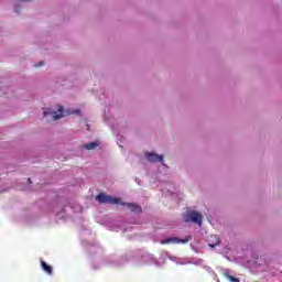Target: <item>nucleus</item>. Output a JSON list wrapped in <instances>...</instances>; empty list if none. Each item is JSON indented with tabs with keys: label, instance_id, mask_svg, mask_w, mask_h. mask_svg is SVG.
I'll return each instance as SVG.
<instances>
[{
	"label": "nucleus",
	"instance_id": "0eeeda50",
	"mask_svg": "<svg viewBox=\"0 0 282 282\" xmlns=\"http://www.w3.org/2000/svg\"><path fill=\"white\" fill-rule=\"evenodd\" d=\"M42 269L46 272V274H53L52 265L47 264L44 260H41Z\"/></svg>",
	"mask_w": 282,
	"mask_h": 282
},
{
	"label": "nucleus",
	"instance_id": "9d476101",
	"mask_svg": "<svg viewBox=\"0 0 282 282\" xmlns=\"http://www.w3.org/2000/svg\"><path fill=\"white\" fill-rule=\"evenodd\" d=\"M215 246H219V239L216 240V243H209V248H215Z\"/></svg>",
	"mask_w": 282,
	"mask_h": 282
},
{
	"label": "nucleus",
	"instance_id": "f03ea898",
	"mask_svg": "<svg viewBox=\"0 0 282 282\" xmlns=\"http://www.w3.org/2000/svg\"><path fill=\"white\" fill-rule=\"evenodd\" d=\"M97 202H99V204H120V198H116L112 196H108L105 194H99L96 196Z\"/></svg>",
	"mask_w": 282,
	"mask_h": 282
},
{
	"label": "nucleus",
	"instance_id": "39448f33",
	"mask_svg": "<svg viewBox=\"0 0 282 282\" xmlns=\"http://www.w3.org/2000/svg\"><path fill=\"white\" fill-rule=\"evenodd\" d=\"M121 206H127L131 213H142V206L135 204V203H124L120 200L119 203Z\"/></svg>",
	"mask_w": 282,
	"mask_h": 282
},
{
	"label": "nucleus",
	"instance_id": "1a4fd4ad",
	"mask_svg": "<svg viewBox=\"0 0 282 282\" xmlns=\"http://www.w3.org/2000/svg\"><path fill=\"white\" fill-rule=\"evenodd\" d=\"M224 276L228 279V281L230 282H241L238 278H235L234 275H231L230 273L228 272H225L224 273Z\"/></svg>",
	"mask_w": 282,
	"mask_h": 282
},
{
	"label": "nucleus",
	"instance_id": "ddd939ff",
	"mask_svg": "<svg viewBox=\"0 0 282 282\" xmlns=\"http://www.w3.org/2000/svg\"><path fill=\"white\" fill-rule=\"evenodd\" d=\"M28 182H29V184H32V178H29Z\"/></svg>",
	"mask_w": 282,
	"mask_h": 282
},
{
	"label": "nucleus",
	"instance_id": "6e6552de",
	"mask_svg": "<svg viewBox=\"0 0 282 282\" xmlns=\"http://www.w3.org/2000/svg\"><path fill=\"white\" fill-rule=\"evenodd\" d=\"M98 147V142H89L84 145V149H87V151H93V149H96Z\"/></svg>",
	"mask_w": 282,
	"mask_h": 282
},
{
	"label": "nucleus",
	"instance_id": "423d86ee",
	"mask_svg": "<svg viewBox=\"0 0 282 282\" xmlns=\"http://www.w3.org/2000/svg\"><path fill=\"white\" fill-rule=\"evenodd\" d=\"M148 162H162L164 164V156L160 154H155L153 152L145 153Z\"/></svg>",
	"mask_w": 282,
	"mask_h": 282
},
{
	"label": "nucleus",
	"instance_id": "f257e3e1",
	"mask_svg": "<svg viewBox=\"0 0 282 282\" xmlns=\"http://www.w3.org/2000/svg\"><path fill=\"white\" fill-rule=\"evenodd\" d=\"M183 219L186 224H197L198 226H202L204 221V217L202 214L195 209H188L184 215Z\"/></svg>",
	"mask_w": 282,
	"mask_h": 282
},
{
	"label": "nucleus",
	"instance_id": "4468645a",
	"mask_svg": "<svg viewBox=\"0 0 282 282\" xmlns=\"http://www.w3.org/2000/svg\"><path fill=\"white\" fill-rule=\"evenodd\" d=\"M23 1H32V0H23Z\"/></svg>",
	"mask_w": 282,
	"mask_h": 282
},
{
	"label": "nucleus",
	"instance_id": "20e7f679",
	"mask_svg": "<svg viewBox=\"0 0 282 282\" xmlns=\"http://www.w3.org/2000/svg\"><path fill=\"white\" fill-rule=\"evenodd\" d=\"M188 241H191V236H187L184 239H180L178 237L166 238L164 240H161V243H188Z\"/></svg>",
	"mask_w": 282,
	"mask_h": 282
},
{
	"label": "nucleus",
	"instance_id": "7ed1b4c3",
	"mask_svg": "<svg viewBox=\"0 0 282 282\" xmlns=\"http://www.w3.org/2000/svg\"><path fill=\"white\" fill-rule=\"evenodd\" d=\"M57 111L58 112H56L52 109H47L44 111V118H47V116H52V120H61V118H63V116H65V115H63V112H64L63 106H58Z\"/></svg>",
	"mask_w": 282,
	"mask_h": 282
},
{
	"label": "nucleus",
	"instance_id": "f8f14e48",
	"mask_svg": "<svg viewBox=\"0 0 282 282\" xmlns=\"http://www.w3.org/2000/svg\"><path fill=\"white\" fill-rule=\"evenodd\" d=\"M44 64H45V62H40V66L44 65ZM35 67H39V65H35Z\"/></svg>",
	"mask_w": 282,
	"mask_h": 282
},
{
	"label": "nucleus",
	"instance_id": "9b49d317",
	"mask_svg": "<svg viewBox=\"0 0 282 282\" xmlns=\"http://www.w3.org/2000/svg\"><path fill=\"white\" fill-rule=\"evenodd\" d=\"M14 11H15V12H20V11H21V7H15V8H14Z\"/></svg>",
	"mask_w": 282,
	"mask_h": 282
}]
</instances>
